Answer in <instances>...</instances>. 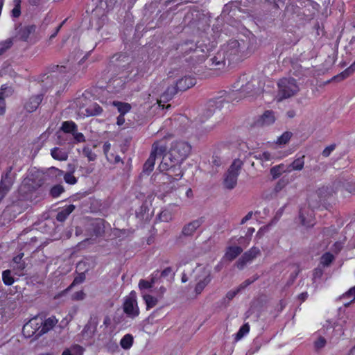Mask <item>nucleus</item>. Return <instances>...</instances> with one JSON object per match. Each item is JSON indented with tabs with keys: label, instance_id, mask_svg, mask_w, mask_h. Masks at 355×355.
Listing matches in <instances>:
<instances>
[{
	"label": "nucleus",
	"instance_id": "nucleus-1",
	"mask_svg": "<svg viewBox=\"0 0 355 355\" xmlns=\"http://www.w3.org/2000/svg\"><path fill=\"white\" fill-rule=\"evenodd\" d=\"M191 151V144L184 141H175L163 155L158 169L167 176L169 182L180 180L184 175L182 164Z\"/></svg>",
	"mask_w": 355,
	"mask_h": 355
},
{
	"label": "nucleus",
	"instance_id": "nucleus-2",
	"mask_svg": "<svg viewBox=\"0 0 355 355\" xmlns=\"http://www.w3.org/2000/svg\"><path fill=\"white\" fill-rule=\"evenodd\" d=\"M256 48L257 38L252 35L251 37H245L243 39L230 40L220 50L230 64L249 57Z\"/></svg>",
	"mask_w": 355,
	"mask_h": 355
},
{
	"label": "nucleus",
	"instance_id": "nucleus-3",
	"mask_svg": "<svg viewBox=\"0 0 355 355\" xmlns=\"http://www.w3.org/2000/svg\"><path fill=\"white\" fill-rule=\"evenodd\" d=\"M58 323L55 315L45 318L37 315L30 319L22 328V334L26 338L39 339L43 335L52 330Z\"/></svg>",
	"mask_w": 355,
	"mask_h": 355
},
{
	"label": "nucleus",
	"instance_id": "nucleus-4",
	"mask_svg": "<svg viewBox=\"0 0 355 355\" xmlns=\"http://www.w3.org/2000/svg\"><path fill=\"white\" fill-rule=\"evenodd\" d=\"M214 47V42L209 43L208 45H203L200 42L195 43L193 41L187 40L178 44L176 49L183 55L192 53L193 55L191 58L192 60L196 59L198 62H201L207 58L208 53Z\"/></svg>",
	"mask_w": 355,
	"mask_h": 355
},
{
	"label": "nucleus",
	"instance_id": "nucleus-5",
	"mask_svg": "<svg viewBox=\"0 0 355 355\" xmlns=\"http://www.w3.org/2000/svg\"><path fill=\"white\" fill-rule=\"evenodd\" d=\"M196 83V80L192 76H185L178 79L175 85L168 86L161 95L159 100L157 101L159 106L164 108V103L171 101L178 92H184L193 87Z\"/></svg>",
	"mask_w": 355,
	"mask_h": 355
},
{
	"label": "nucleus",
	"instance_id": "nucleus-6",
	"mask_svg": "<svg viewBox=\"0 0 355 355\" xmlns=\"http://www.w3.org/2000/svg\"><path fill=\"white\" fill-rule=\"evenodd\" d=\"M168 141L166 137L155 141L153 144L150 156L144 164L143 171L144 173L149 174L153 171L156 158L157 157H163V155L168 150Z\"/></svg>",
	"mask_w": 355,
	"mask_h": 355
},
{
	"label": "nucleus",
	"instance_id": "nucleus-7",
	"mask_svg": "<svg viewBox=\"0 0 355 355\" xmlns=\"http://www.w3.org/2000/svg\"><path fill=\"white\" fill-rule=\"evenodd\" d=\"M130 58L126 53L114 54L110 59L107 68L109 71L119 74H129L132 71L130 69Z\"/></svg>",
	"mask_w": 355,
	"mask_h": 355
},
{
	"label": "nucleus",
	"instance_id": "nucleus-8",
	"mask_svg": "<svg viewBox=\"0 0 355 355\" xmlns=\"http://www.w3.org/2000/svg\"><path fill=\"white\" fill-rule=\"evenodd\" d=\"M277 98L279 101L295 96L300 90L297 80L292 77L282 78L277 83Z\"/></svg>",
	"mask_w": 355,
	"mask_h": 355
},
{
	"label": "nucleus",
	"instance_id": "nucleus-9",
	"mask_svg": "<svg viewBox=\"0 0 355 355\" xmlns=\"http://www.w3.org/2000/svg\"><path fill=\"white\" fill-rule=\"evenodd\" d=\"M243 164V162L239 159H235L233 161L224 179V186L226 189H232L236 187Z\"/></svg>",
	"mask_w": 355,
	"mask_h": 355
},
{
	"label": "nucleus",
	"instance_id": "nucleus-10",
	"mask_svg": "<svg viewBox=\"0 0 355 355\" xmlns=\"http://www.w3.org/2000/svg\"><path fill=\"white\" fill-rule=\"evenodd\" d=\"M13 166H10L2 173L1 181H0V189L1 190V196H5L7 193L11 189L17 174L12 171Z\"/></svg>",
	"mask_w": 355,
	"mask_h": 355
},
{
	"label": "nucleus",
	"instance_id": "nucleus-11",
	"mask_svg": "<svg viewBox=\"0 0 355 355\" xmlns=\"http://www.w3.org/2000/svg\"><path fill=\"white\" fill-rule=\"evenodd\" d=\"M123 309L124 313L131 318H135L139 315L140 311L135 291H132L130 295L125 300Z\"/></svg>",
	"mask_w": 355,
	"mask_h": 355
},
{
	"label": "nucleus",
	"instance_id": "nucleus-12",
	"mask_svg": "<svg viewBox=\"0 0 355 355\" xmlns=\"http://www.w3.org/2000/svg\"><path fill=\"white\" fill-rule=\"evenodd\" d=\"M121 76L117 73L113 76L107 83V87L111 90L112 92L119 93L125 87V83L128 81L129 74H122Z\"/></svg>",
	"mask_w": 355,
	"mask_h": 355
},
{
	"label": "nucleus",
	"instance_id": "nucleus-13",
	"mask_svg": "<svg viewBox=\"0 0 355 355\" xmlns=\"http://www.w3.org/2000/svg\"><path fill=\"white\" fill-rule=\"evenodd\" d=\"M36 28L37 27L34 24H29L26 26H21L19 24L16 28L15 37L19 41L28 42L31 36L35 34Z\"/></svg>",
	"mask_w": 355,
	"mask_h": 355
},
{
	"label": "nucleus",
	"instance_id": "nucleus-14",
	"mask_svg": "<svg viewBox=\"0 0 355 355\" xmlns=\"http://www.w3.org/2000/svg\"><path fill=\"white\" fill-rule=\"evenodd\" d=\"M261 254L260 250L257 247H252L249 250L246 251L239 258L236 262V266L239 269H243L247 263L251 261L258 255Z\"/></svg>",
	"mask_w": 355,
	"mask_h": 355
},
{
	"label": "nucleus",
	"instance_id": "nucleus-15",
	"mask_svg": "<svg viewBox=\"0 0 355 355\" xmlns=\"http://www.w3.org/2000/svg\"><path fill=\"white\" fill-rule=\"evenodd\" d=\"M226 60L225 55L220 50L214 56L209 59L208 64L211 70H220L225 67Z\"/></svg>",
	"mask_w": 355,
	"mask_h": 355
},
{
	"label": "nucleus",
	"instance_id": "nucleus-16",
	"mask_svg": "<svg viewBox=\"0 0 355 355\" xmlns=\"http://www.w3.org/2000/svg\"><path fill=\"white\" fill-rule=\"evenodd\" d=\"M44 95L42 94H36L31 96L24 105V110L29 112L32 113L35 112L41 104L43 100Z\"/></svg>",
	"mask_w": 355,
	"mask_h": 355
},
{
	"label": "nucleus",
	"instance_id": "nucleus-17",
	"mask_svg": "<svg viewBox=\"0 0 355 355\" xmlns=\"http://www.w3.org/2000/svg\"><path fill=\"white\" fill-rule=\"evenodd\" d=\"M299 218L302 225L304 227H311L315 225L313 211L311 209H309V213L305 216L304 209L301 208L299 212Z\"/></svg>",
	"mask_w": 355,
	"mask_h": 355
},
{
	"label": "nucleus",
	"instance_id": "nucleus-18",
	"mask_svg": "<svg viewBox=\"0 0 355 355\" xmlns=\"http://www.w3.org/2000/svg\"><path fill=\"white\" fill-rule=\"evenodd\" d=\"M50 171L53 173L55 176L64 177V180L66 183L69 184H75L77 182V178L73 175V171L64 173L63 171L58 169L55 167H51Z\"/></svg>",
	"mask_w": 355,
	"mask_h": 355
},
{
	"label": "nucleus",
	"instance_id": "nucleus-19",
	"mask_svg": "<svg viewBox=\"0 0 355 355\" xmlns=\"http://www.w3.org/2000/svg\"><path fill=\"white\" fill-rule=\"evenodd\" d=\"M204 218L202 217L191 221L187 225H184L182 229V234L184 236H191L195 231L202 224Z\"/></svg>",
	"mask_w": 355,
	"mask_h": 355
},
{
	"label": "nucleus",
	"instance_id": "nucleus-20",
	"mask_svg": "<svg viewBox=\"0 0 355 355\" xmlns=\"http://www.w3.org/2000/svg\"><path fill=\"white\" fill-rule=\"evenodd\" d=\"M275 121L274 112L272 110H266L257 121L258 125H269Z\"/></svg>",
	"mask_w": 355,
	"mask_h": 355
},
{
	"label": "nucleus",
	"instance_id": "nucleus-21",
	"mask_svg": "<svg viewBox=\"0 0 355 355\" xmlns=\"http://www.w3.org/2000/svg\"><path fill=\"white\" fill-rule=\"evenodd\" d=\"M104 220L96 219L91 224V232L96 236H102L105 232Z\"/></svg>",
	"mask_w": 355,
	"mask_h": 355
},
{
	"label": "nucleus",
	"instance_id": "nucleus-22",
	"mask_svg": "<svg viewBox=\"0 0 355 355\" xmlns=\"http://www.w3.org/2000/svg\"><path fill=\"white\" fill-rule=\"evenodd\" d=\"M223 101L220 98H217L216 100H210L208 101L207 104V111H206V119H208L215 112L216 109H220L222 107Z\"/></svg>",
	"mask_w": 355,
	"mask_h": 355
},
{
	"label": "nucleus",
	"instance_id": "nucleus-23",
	"mask_svg": "<svg viewBox=\"0 0 355 355\" xmlns=\"http://www.w3.org/2000/svg\"><path fill=\"white\" fill-rule=\"evenodd\" d=\"M158 270L155 271L150 277V280L140 279L139 282V288L140 290L150 289L157 282Z\"/></svg>",
	"mask_w": 355,
	"mask_h": 355
},
{
	"label": "nucleus",
	"instance_id": "nucleus-24",
	"mask_svg": "<svg viewBox=\"0 0 355 355\" xmlns=\"http://www.w3.org/2000/svg\"><path fill=\"white\" fill-rule=\"evenodd\" d=\"M75 206L73 205H69L64 207L60 211H59L56 215V220L59 222H64L71 214L74 209Z\"/></svg>",
	"mask_w": 355,
	"mask_h": 355
},
{
	"label": "nucleus",
	"instance_id": "nucleus-25",
	"mask_svg": "<svg viewBox=\"0 0 355 355\" xmlns=\"http://www.w3.org/2000/svg\"><path fill=\"white\" fill-rule=\"evenodd\" d=\"M305 155H302L296 157L287 167V171H301L304 166Z\"/></svg>",
	"mask_w": 355,
	"mask_h": 355
},
{
	"label": "nucleus",
	"instance_id": "nucleus-26",
	"mask_svg": "<svg viewBox=\"0 0 355 355\" xmlns=\"http://www.w3.org/2000/svg\"><path fill=\"white\" fill-rule=\"evenodd\" d=\"M116 3V0H99L98 5L96 7V10L98 8L103 10L102 15H104L111 10Z\"/></svg>",
	"mask_w": 355,
	"mask_h": 355
},
{
	"label": "nucleus",
	"instance_id": "nucleus-27",
	"mask_svg": "<svg viewBox=\"0 0 355 355\" xmlns=\"http://www.w3.org/2000/svg\"><path fill=\"white\" fill-rule=\"evenodd\" d=\"M51 155L54 159L60 161H65L68 158L67 153L58 147H55L51 150Z\"/></svg>",
	"mask_w": 355,
	"mask_h": 355
},
{
	"label": "nucleus",
	"instance_id": "nucleus-28",
	"mask_svg": "<svg viewBox=\"0 0 355 355\" xmlns=\"http://www.w3.org/2000/svg\"><path fill=\"white\" fill-rule=\"evenodd\" d=\"M211 280V275L208 274L203 279L199 281L195 286L196 295H198L202 293L205 288L210 283Z\"/></svg>",
	"mask_w": 355,
	"mask_h": 355
},
{
	"label": "nucleus",
	"instance_id": "nucleus-29",
	"mask_svg": "<svg viewBox=\"0 0 355 355\" xmlns=\"http://www.w3.org/2000/svg\"><path fill=\"white\" fill-rule=\"evenodd\" d=\"M242 252L243 249L239 246H230L226 251L225 257L227 259L232 261L236 259Z\"/></svg>",
	"mask_w": 355,
	"mask_h": 355
},
{
	"label": "nucleus",
	"instance_id": "nucleus-30",
	"mask_svg": "<svg viewBox=\"0 0 355 355\" xmlns=\"http://www.w3.org/2000/svg\"><path fill=\"white\" fill-rule=\"evenodd\" d=\"M112 105L117 108L119 114L125 115L131 110V105L128 103L114 101Z\"/></svg>",
	"mask_w": 355,
	"mask_h": 355
},
{
	"label": "nucleus",
	"instance_id": "nucleus-31",
	"mask_svg": "<svg viewBox=\"0 0 355 355\" xmlns=\"http://www.w3.org/2000/svg\"><path fill=\"white\" fill-rule=\"evenodd\" d=\"M61 130L64 133L73 134L78 130V126L73 121H66L62 122Z\"/></svg>",
	"mask_w": 355,
	"mask_h": 355
},
{
	"label": "nucleus",
	"instance_id": "nucleus-32",
	"mask_svg": "<svg viewBox=\"0 0 355 355\" xmlns=\"http://www.w3.org/2000/svg\"><path fill=\"white\" fill-rule=\"evenodd\" d=\"M355 71V61L347 69H345L343 71H342L340 74L335 76L333 78V80H342L347 77H349L351 74H352Z\"/></svg>",
	"mask_w": 355,
	"mask_h": 355
},
{
	"label": "nucleus",
	"instance_id": "nucleus-33",
	"mask_svg": "<svg viewBox=\"0 0 355 355\" xmlns=\"http://www.w3.org/2000/svg\"><path fill=\"white\" fill-rule=\"evenodd\" d=\"M88 116H98L102 114L103 108L96 103H92L85 110Z\"/></svg>",
	"mask_w": 355,
	"mask_h": 355
},
{
	"label": "nucleus",
	"instance_id": "nucleus-34",
	"mask_svg": "<svg viewBox=\"0 0 355 355\" xmlns=\"http://www.w3.org/2000/svg\"><path fill=\"white\" fill-rule=\"evenodd\" d=\"M133 336L130 334H125L120 340V345L124 349H129L133 345Z\"/></svg>",
	"mask_w": 355,
	"mask_h": 355
},
{
	"label": "nucleus",
	"instance_id": "nucleus-35",
	"mask_svg": "<svg viewBox=\"0 0 355 355\" xmlns=\"http://www.w3.org/2000/svg\"><path fill=\"white\" fill-rule=\"evenodd\" d=\"M250 329V326L248 322L244 323L239 329L238 332L235 334L234 340L236 341L240 340L245 336H246Z\"/></svg>",
	"mask_w": 355,
	"mask_h": 355
},
{
	"label": "nucleus",
	"instance_id": "nucleus-36",
	"mask_svg": "<svg viewBox=\"0 0 355 355\" xmlns=\"http://www.w3.org/2000/svg\"><path fill=\"white\" fill-rule=\"evenodd\" d=\"M287 171V169H284V165L280 164L279 165L272 167L270 170V175L273 179H277L281 176L282 173Z\"/></svg>",
	"mask_w": 355,
	"mask_h": 355
},
{
	"label": "nucleus",
	"instance_id": "nucleus-37",
	"mask_svg": "<svg viewBox=\"0 0 355 355\" xmlns=\"http://www.w3.org/2000/svg\"><path fill=\"white\" fill-rule=\"evenodd\" d=\"M292 136L293 133L291 132L286 131L277 139L275 144L279 146L286 145L289 142Z\"/></svg>",
	"mask_w": 355,
	"mask_h": 355
},
{
	"label": "nucleus",
	"instance_id": "nucleus-38",
	"mask_svg": "<svg viewBox=\"0 0 355 355\" xmlns=\"http://www.w3.org/2000/svg\"><path fill=\"white\" fill-rule=\"evenodd\" d=\"M143 299L145 301L146 305V309L149 310L155 307L157 304V299L151 295L145 294L143 295Z\"/></svg>",
	"mask_w": 355,
	"mask_h": 355
},
{
	"label": "nucleus",
	"instance_id": "nucleus-39",
	"mask_svg": "<svg viewBox=\"0 0 355 355\" xmlns=\"http://www.w3.org/2000/svg\"><path fill=\"white\" fill-rule=\"evenodd\" d=\"M24 257V253H19L17 256L14 257L12 259V261L14 264H16V268L19 270H23L26 268V263L22 260V258Z\"/></svg>",
	"mask_w": 355,
	"mask_h": 355
},
{
	"label": "nucleus",
	"instance_id": "nucleus-40",
	"mask_svg": "<svg viewBox=\"0 0 355 355\" xmlns=\"http://www.w3.org/2000/svg\"><path fill=\"white\" fill-rule=\"evenodd\" d=\"M2 280L5 285L10 286L12 285L15 279L11 275V271L10 270H6L2 272Z\"/></svg>",
	"mask_w": 355,
	"mask_h": 355
},
{
	"label": "nucleus",
	"instance_id": "nucleus-41",
	"mask_svg": "<svg viewBox=\"0 0 355 355\" xmlns=\"http://www.w3.org/2000/svg\"><path fill=\"white\" fill-rule=\"evenodd\" d=\"M13 89L7 85H2L0 88V100L5 101L6 97L12 95Z\"/></svg>",
	"mask_w": 355,
	"mask_h": 355
},
{
	"label": "nucleus",
	"instance_id": "nucleus-42",
	"mask_svg": "<svg viewBox=\"0 0 355 355\" xmlns=\"http://www.w3.org/2000/svg\"><path fill=\"white\" fill-rule=\"evenodd\" d=\"M334 259V255L330 252H325L320 258V263L323 266H329Z\"/></svg>",
	"mask_w": 355,
	"mask_h": 355
},
{
	"label": "nucleus",
	"instance_id": "nucleus-43",
	"mask_svg": "<svg viewBox=\"0 0 355 355\" xmlns=\"http://www.w3.org/2000/svg\"><path fill=\"white\" fill-rule=\"evenodd\" d=\"M13 44L12 38H8L0 42V55L3 54L7 50L10 49Z\"/></svg>",
	"mask_w": 355,
	"mask_h": 355
},
{
	"label": "nucleus",
	"instance_id": "nucleus-44",
	"mask_svg": "<svg viewBox=\"0 0 355 355\" xmlns=\"http://www.w3.org/2000/svg\"><path fill=\"white\" fill-rule=\"evenodd\" d=\"M21 0H14V8L11 11V15L14 18H18L21 15Z\"/></svg>",
	"mask_w": 355,
	"mask_h": 355
},
{
	"label": "nucleus",
	"instance_id": "nucleus-45",
	"mask_svg": "<svg viewBox=\"0 0 355 355\" xmlns=\"http://www.w3.org/2000/svg\"><path fill=\"white\" fill-rule=\"evenodd\" d=\"M64 191L63 186L60 184H56L51 187L50 190V195L53 198H58Z\"/></svg>",
	"mask_w": 355,
	"mask_h": 355
},
{
	"label": "nucleus",
	"instance_id": "nucleus-46",
	"mask_svg": "<svg viewBox=\"0 0 355 355\" xmlns=\"http://www.w3.org/2000/svg\"><path fill=\"white\" fill-rule=\"evenodd\" d=\"M253 157L257 160H260L261 162L269 161L272 159L270 153L268 151H265L262 153L253 154Z\"/></svg>",
	"mask_w": 355,
	"mask_h": 355
},
{
	"label": "nucleus",
	"instance_id": "nucleus-47",
	"mask_svg": "<svg viewBox=\"0 0 355 355\" xmlns=\"http://www.w3.org/2000/svg\"><path fill=\"white\" fill-rule=\"evenodd\" d=\"M107 160L112 164H118L119 162L123 163L119 155L114 154L112 152L105 155Z\"/></svg>",
	"mask_w": 355,
	"mask_h": 355
},
{
	"label": "nucleus",
	"instance_id": "nucleus-48",
	"mask_svg": "<svg viewBox=\"0 0 355 355\" xmlns=\"http://www.w3.org/2000/svg\"><path fill=\"white\" fill-rule=\"evenodd\" d=\"M259 278V276L257 274L254 275L252 278L247 279L243 283H241L239 286V288L240 289V291L245 289L246 287H248V286L252 284L253 282H254Z\"/></svg>",
	"mask_w": 355,
	"mask_h": 355
},
{
	"label": "nucleus",
	"instance_id": "nucleus-49",
	"mask_svg": "<svg viewBox=\"0 0 355 355\" xmlns=\"http://www.w3.org/2000/svg\"><path fill=\"white\" fill-rule=\"evenodd\" d=\"M174 274L173 273L171 267H166L160 273L158 270V276L157 277V280L159 278H165L168 276H172Z\"/></svg>",
	"mask_w": 355,
	"mask_h": 355
},
{
	"label": "nucleus",
	"instance_id": "nucleus-50",
	"mask_svg": "<svg viewBox=\"0 0 355 355\" xmlns=\"http://www.w3.org/2000/svg\"><path fill=\"white\" fill-rule=\"evenodd\" d=\"M70 350L73 355H83L85 349L79 345H73Z\"/></svg>",
	"mask_w": 355,
	"mask_h": 355
},
{
	"label": "nucleus",
	"instance_id": "nucleus-51",
	"mask_svg": "<svg viewBox=\"0 0 355 355\" xmlns=\"http://www.w3.org/2000/svg\"><path fill=\"white\" fill-rule=\"evenodd\" d=\"M336 147V144H332L328 146H327L322 152V155L324 157H328L331 153L335 150Z\"/></svg>",
	"mask_w": 355,
	"mask_h": 355
},
{
	"label": "nucleus",
	"instance_id": "nucleus-52",
	"mask_svg": "<svg viewBox=\"0 0 355 355\" xmlns=\"http://www.w3.org/2000/svg\"><path fill=\"white\" fill-rule=\"evenodd\" d=\"M343 298H347L350 300L351 302L355 300V286L351 288L348 291H347L343 295Z\"/></svg>",
	"mask_w": 355,
	"mask_h": 355
},
{
	"label": "nucleus",
	"instance_id": "nucleus-53",
	"mask_svg": "<svg viewBox=\"0 0 355 355\" xmlns=\"http://www.w3.org/2000/svg\"><path fill=\"white\" fill-rule=\"evenodd\" d=\"M326 345V340L324 338L320 336L314 342V347L316 349H320L324 347Z\"/></svg>",
	"mask_w": 355,
	"mask_h": 355
},
{
	"label": "nucleus",
	"instance_id": "nucleus-54",
	"mask_svg": "<svg viewBox=\"0 0 355 355\" xmlns=\"http://www.w3.org/2000/svg\"><path fill=\"white\" fill-rule=\"evenodd\" d=\"M67 21V18L65 19L64 20H63L56 28L54 30V31L51 34V35L49 36V40H52L53 39H54L57 35L58 34V33L60 32V29L62 28V27L63 26V25L66 23V21Z\"/></svg>",
	"mask_w": 355,
	"mask_h": 355
},
{
	"label": "nucleus",
	"instance_id": "nucleus-55",
	"mask_svg": "<svg viewBox=\"0 0 355 355\" xmlns=\"http://www.w3.org/2000/svg\"><path fill=\"white\" fill-rule=\"evenodd\" d=\"M83 153L90 161L94 160L96 158L95 153H94L89 147H85L83 148Z\"/></svg>",
	"mask_w": 355,
	"mask_h": 355
},
{
	"label": "nucleus",
	"instance_id": "nucleus-56",
	"mask_svg": "<svg viewBox=\"0 0 355 355\" xmlns=\"http://www.w3.org/2000/svg\"><path fill=\"white\" fill-rule=\"evenodd\" d=\"M323 270L320 268H316L313 271V280L316 281L320 279L323 275Z\"/></svg>",
	"mask_w": 355,
	"mask_h": 355
},
{
	"label": "nucleus",
	"instance_id": "nucleus-57",
	"mask_svg": "<svg viewBox=\"0 0 355 355\" xmlns=\"http://www.w3.org/2000/svg\"><path fill=\"white\" fill-rule=\"evenodd\" d=\"M286 184H287V182L286 180H284V179L279 180L277 182V184L274 188L275 191V192L280 191L286 185Z\"/></svg>",
	"mask_w": 355,
	"mask_h": 355
},
{
	"label": "nucleus",
	"instance_id": "nucleus-58",
	"mask_svg": "<svg viewBox=\"0 0 355 355\" xmlns=\"http://www.w3.org/2000/svg\"><path fill=\"white\" fill-rule=\"evenodd\" d=\"M74 139L76 141V142L80 143V142H85V137L84 135L81 132H74L73 134Z\"/></svg>",
	"mask_w": 355,
	"mask_h": 355
},
{
	"label": "nucleus",
	"instance_id": "nucleus-59",
	"mask_svg": "<svg viewBox=\"0 0 355 355\" xmlns=\"http://www.w3.org/2000/svg\"><path fill=\"white\" fill-rule=\"evenodd\" d=\"M85 294L83 291H79L74 293L72 295L73 300H82L85 298Z\"/></svg>",
	"mask_w": 355,
	"mask_h": 355
},
{
	"label": "nucleus",
	"instance_id": "nucleus-60",
	"mask_svg": "<svg viewBox=\"0 0 355 355\" xmlns=\"http://www.w3.org/2000/svg\"><path fill=\"white\" fill-rule=\"evenodd\" d=\"M240 289L239 288V287L235 289V290H233V291H230L227 293L226 294V297L229 300H232L239 292H240Z\"/></svg>",
	"mask_w": 355,
	"mask_h": 355
},
{
	"label": "nucleus",
	"instance_id": "nucleus-61",
	"mask_svg": "<svg viewBox=\"0 0 355 355\" xmlns=\"http://www.w3.org/2000/svg\"><path fill=\"white\" fill-rule=\"evenodd\" d=\"M212 163L214 166H220L222 164L221 158L218 155H213L212 157Z\"/></svg>",
	"mask_w": 355,
	"mask_h": 355
},
{
	"label": "nucleus",
	"instance_id": "nucleus-62",
	"mask_svg": "<svg viewBox=\"0 0 355 355\" xmlns=\"http://www.w3.org/2000/svg\"><path fill=\"white\" fill-rule=\"evenodd\" d=\"M110 149H111L110 143H109L108 141L105 142L103 146V153H104L105 155H106L107 154L110 153Z\"/></svg>",
	"mask_w": 355,
	"mask_h": 355
},
{
	"label": "nucleus",
	"instance_id": "nucleus-63",
	"mask_svg": "<svg viewBox=\"0 0 355 355\" xmlns=\"http://www.w3.org/2000/svg\"><path fill=\"white\" fill-rule=\"evenodd\" d=\"M125 123V115L119 114L116 118V124L119 126L122 125Z\"/></svg>",
	"mask_w": 355,
	"mask_h": 355
},
{
	"label": "nucleus",
	"instance_id": "nucleus-64",
	"mask_svg": "<svg viewBox=\"0 0 355 355\" xmlns=\"http://www.w3.org/2000/svg\"><path fill=\"white\" fill-rule=\"evenodd\" d=\"M252 214H253L252 211H250V212H248V213L246 214V216H244V217L242 218V220H241V225H243V224H244V223H245L248 220H249L252 218Z\"/></svg>",
	"mask_w": 355,
	"mask_h": 355
}]
</instances>
